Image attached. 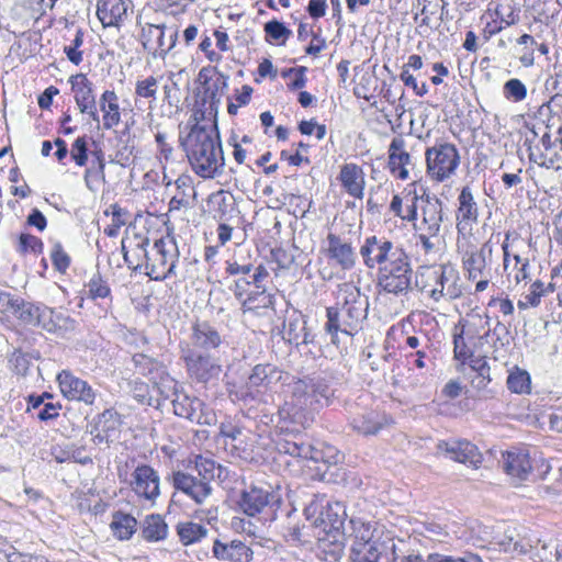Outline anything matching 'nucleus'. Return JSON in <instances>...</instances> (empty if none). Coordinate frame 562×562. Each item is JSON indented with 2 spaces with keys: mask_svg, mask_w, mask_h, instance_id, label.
<instances>
[{
  "mask_svg": "<svg viewBox=\"0 0 562 562\" xmlns=\"http://www.w3.org/2000/svg\"><path fill=\"white\" fill-rule=\"evenodd\" d=\"M503 469L514 481H527L532 471L529 453L518 449L507 451L503 454Z\"/></svg>",
  "mask_w": 562,
  "mask_h": 562,
  "instance_id": "c756f323",
  "label": "nucleus"
},
{
  "mask_svg": "<svg viewBox=\"0 0 562 562\" xmlns=\"http://www.w3.org/2000/svg\"><path fill=\"white\" fill-rule=\"evenodd\" d=\"M178 38V31L167 29L164 25L149 24L143 27L142 44L144 49L155 58L165 56L175 47Z\"/></svg>",
  "mask_w": 562,
  "mask_h": 562,
  "instance_id": "4468645a",
  "label": "nucleus"
},
{
  "mask_svg": "<svg viewBox=\"0 0 562 562\" xmlns=\"http://www.w3.org/2000/svg\"><path fill=\"white\" fill-rule=\"evenodd\" d=\"M87 286H88L89 297H91L92 300L105 299V297L110 296V294H111V289H110L108 282L104 281L99 273L94 274L89 280Z\"/></svg>",
  "mask_w": 562,
  "mask_h": 562,
  "instance_id": "e2e57ef3",
  "label": "nucleus"
},
{
  "mask_svg": "<svg viewBox=\"0 0 562 562\" xmlns=\"http://www.w3.org/2000/svg\"><path fill=\"white\" fill-rule=\"evenodd\" d=\"M67 321H69V317L65 316L63 313L56 312L54 308L46 305H40L36 326H41L48 333H55L57 328L61 326L60 322Z\"/></svg>",
  "mask_w": 562,
  "mask_h": 562,
  "instance_id": "c03bdc74",
  "label": "nucleus"
},
{
  "mask_svg": "<svg viewBox=\"0 0 562 562\" xmlns=\"http://www.w3.org/2000/svg\"><path fill=\"white\" fill-rule=\"evenodd\" d=\"M194 123L181 140L192 170L201 178L213 179L224 171L225 157L216 120L205 117V111L196 110L190 122Z\"/></svg>",
  "mask_w": 562,
  "mask_h": 562,
  "instance_id": "f257e3e1",
  "label": "nucleus"
},
{
  "mask_svg": "<svg viewBox=\"0 0 562 562\" xmlns=\"http://www.w3.org/2000/svg\"><path fill=\"white\" fill-rule=\"evenodd\" d=\"M74 98L80 113H87L94 122L100 117L95 106L93 85L85 74H77L69 78Z\"/></svg>",
  "mask_w": 562,
  "mask_h": 562,
  "instance_id": "412c9836",
  "label": "nucleus"
},
{
  "mask_svg": "<svg viewBox=\"0 0 562 562\" xmlns=\"http://www.w3.org/2000/svg\"><path fill=\"white\" fill-rule=\"evenodd\" d=\"M350 533L347 540L350 542V549L358 547L382 546V543L374 538L375 529L370 522L361 519H350Z\"/></svg>",
  "mask_w": 562,
  "mask_h": 562,
  "instance_id": "c9c22d12",
  "label": "nucleus"
},
{
  "mask_svg": "<svg viewBox=\"0 0 562 562\" xmlns=\"http://www.w3.org/2000/svg\"><path fill=\"white\" fill-rule=\"evenodd\" d=\"M133 362L138 372L143 375L149 376L154 384H158L159 380L160 382H166L176 386V382L169 376L165 366L158 360L145 353H135L133 356Z\"/></svg>",
  "mask_w": 562,
  "mask_h": 562,
  "instance_id": "473e14b6",
  "label": "nucleus"
},
{
  "mask_svg": "<svg viewBox=\"0 0 562 562\" xmlns=\"http://www.w3.org/2000/svg\"><path fill=\"white\" fill-rule=\"evenodd\" d=\"M346 192L356 199L363 198L364 191V172L361 167L356 164H345L338 177Z\"/></svg>",
  "mask_w": 562,
  "mask_h": 562,
  "instance_id": "72a5a7b5",
  "label": "nucleus"
},
{
  "mask_svg": "<svg viewBox=\"0 0 562 562\" xmlns=\"http://www.w3.org/2000/svg\"><path fill=\"white\" fill-rule=\"evenodd\" d=\"M289 393L280 414L303 427L313 420L317 411L330 405L335 396L330 380L322 375L293 381L289 384Z\"/></svg>",
  "mask_w": 562,
  "mask_h": 562,
  "instance_id": "f03ea898",
  "label": "nucleus"
},
{
  "mask_svg": "<svg viewBox=\"0 0 562 562\" xmlns=\"http://www.w3.org/2000/svg\"><path fill=\"white\" fill-rule=\"evenodd\" d=\"M58 385L61 394L70 401L83 402L92 405L95 400V392L91 385L80 378L74 375L68 370H63L57 375Z\"/></svg>",
  "mask_w": 562,
  "mask_h": 562,
  "instance_id": "4be33fe9",
  "label": "nucleus"
},
{
  "mask_svg": "<svg viewBox=\"0 0 562 562\" xmlns=\"http://www.w3.org/2000/svg\"><path fill=\"white\" fill-rule=\"evenodd\" d=\"M282 338L290 345L299 347L312 342L310 334L306 331V321L303 316L293 311L283 322Z\"/></svg>",
  "mask_w": 562,
  "mask_h": 562,
  "instance_id": "2f4dec72",
  "label": "nucleus"
},
{
  "mask_svg": "<svg viewBox=\"0 0 562 562\" xmlns=\"http://www.w3.org/2000/svg\"><path fill=\"white\" fill-rule=\"evenodd\" d=\"M175 184L177 193L169 201V212L190 207L196 194L194 188L189 184L187 177H179Z\"/></svg>",
  "mask_w": 562,
  "mask_h": 562,
  "instance_id": "a19ab883",
  "label": "nucleus"
},
{
  "mask_svg": "<svg viewBox=\"0 0 562 562\" xmlns=\"http://www.w3.org/2000/svg\"><path fill=\"white\" fill-rule=\"evenodd\" d=\"M389 423L390 418L384 413L374 409L357 412L350 419L352 429L364 436L378 434Z\"/></svg>",
  "mask_w": 562,
  "mask_h": 562,
  "instance_id": "bb28decb",
  "label": "nucleus"
},
{
  "mask_svg": "<svg viewBox=\"0 0 562 562\" xmlns=\"http://www.w3.org/2000/svg\"><path fill=\"white\" fill-rule=\"evenodd\" d=\"M179 259L178 246L173 238H159L148 250L145 265L146 274L155 281H162L176 274V263Z\"/></svg>",
  "mask_w": 562,
  "mask_h": 562,
  "instance_id": "423d86ee",
  "label": "nucleus"
},
{
  "mask_svg": "<svg viewBox=\"0 0 562 562\" xmlns=\"http://www.w3.org/2000/svg\"><path fill=\"white\" fill-rule=\"evenodd\" d=\"M464 326H456L453 333V352L454 358L461 363H467L473 356V351L468 346L464 338Z\"/></svg>",
  "mask_w": 562,
  "mask_h": 562,
  "instance_id": "3c124183",
  "label": "nucleus"
},
{
  "mask_svg": "<svg viewBox=\"0 0 562 562\" xmlns=\"http://www.w3.org/2000/svg\"><path fill=\"white\" fill-rule=\"evenodd\" d=\"M158 92V79L154 76H148L138 79L135 83V97L140 99L156 100Z\"/></svg>",
  "mask_w": 562,
  "mask_h": 562,
  "instance_id": "6e6d98bb",
  "label": "nucleus"
},
{
  "mask_svg": "<svg viewBox=\"0 0 562 562\" xmlns=\"http://www.w3.org/2000/svg\"><path fill=\"white\" fill-rule=\"evenodd\" d=\"M458 272L450 266L420 267L416 273L415 284L435 302L441 299L453 300L462 294L458 284Z\"/></svg>",
  "mask_w": 562,
  "mask_h": 562,
  "instance_id": "20e7f679",
  "label": "nucleus"
},
{
  "mask_svg": "<svg viewBox=\"0 0 562 562\" xmlns=\"http://www.w3.org/2000/svg\"><path fill=\"white\" fill-rule=\"evenodd\" d=\"M100 110L103 113V128L111 130L121 122V112L119 103L101 104Z\"/></svg>",
  "mask_w": 562,
  "mask_h": 562,
  "instance_id": "338daca9",
  "label": "nucleus"
},
{
  "mask_svg": "<svg viewBox=\"0 0 562 562\" xmlns=\"http://www.w3.org/2000/svg\"><path fill=\"white\" fill-rule=\"evenodd\" d=\"M212 551L215 558L231 562H249L252 558L251 549L236 540L229 543L215 540Z\"/></svg>",
  "mask_w": 562,
  "mask_h": 562,
  "instance_id": "f704fd0d",
  "label": "nucleus"
},
{
  "mask_svg": "<svg viewBox=\"0 0 562 562\" xmlns=\"http://www.w3.org/2000/svg\"><path fill=\"white\" fill-rule=\"evenodd\" d=\"M128 486L139 499L150 505L160 496V476L149 464L140 463L135 467Z\"/></svg>",
  "mask_w": 562,
  "mask_h": 562,
  "instance_id": "ddd939ff",
  "label": "nucleus"
},
{
  "mask_svg": "<svg viewBox=\"0 0 562 562\" xmlns=\"http://www.w3.org/2000/svg\"><path fill=\"white\" fill-rule=\"evenodd\" d=\"M501 550L508 553L525 554L529 552L535 543L530 539H517L513 533H505L502 539L498 540Z\"/></svg>",
  "mask_w": 562,
  "mask_h": 562,
  "instance_id": "09e8293b",
  "label": "nucleus"
},
{
  "mask_svg": "<svg viewBox=\"0 0 562 562\" xmlns=\"http://www.w3.org/2000/svg\"><path fill=\"white\" fill-rule=\"evenodd\" d=\"M360 255L369 269L376 266L379 269H384L406 257L407 252L385 237L370 236L360 247Z\"/></svg>",
  "mask_w": 562,
  "mask_h": 562,
  "instance_id": "0eeeda50",
  "label": "nucleus"
},
{
  "mask_svg": "<svg viewBox=\"0 0 562 562\" xmlns=\"http://www.w3.org/2000/svg\"><path fill=\"white\" fill-rule=\"evenodd\" d=\"M412 164L411 155L405 150V140L402 136L392 139L389 146L390 172L401 180L408 178L407 166Z\"/></svg>",
  "mask_w": 562,
  "mask_h": 562,
  "instance_id": "7c9ffc66",
  "label": "nucleus"
},
{
  "mask_svg": "<svg viewBox=\"0 0 562 562\" xmlns=\"http://www.w3.org/2000/svg\"><path fill=\"white\" fill-rule=\"evenodd\" d=\"M282 374L283 372L271 363L255 366L246 383L248 394L255 397L272 390L282 380Z\"/></svg>",
  "mask_w": 562,
  "mask_h": 562,
  "instance_id": "aec40b11",
  "label": "nucleus"
},
{
  "mask_svg": "<svg viewBox=\"0 0 562 562\" xmlns=\"http://www.w3.org/2000/svg\"><path fill=\"white\" fill-rule=\"evenodd\" d=\"M345 509L340 503L330 504L327 503L325 512H321L319 517L315 519V525L323 526V529L327 532L333 530L338 531L340 528H344V516Z\"/></svg>",
  "mask_w": 562,
  "mask_h": 562,
  "instance_id": "ea45409f",
  "label": "nucleus"
},
{
  "mask_svg": "<svg viewBox=\"0 0 562 562\" xmlns=\"http://www.w3.org/2000/svg\"><path fill=\"white\" fill-rule=\"evenodd\" d=\"M507 387L517 394L527 393L530 390V375L527 371L516 369L507 378Z\"/></svg>",
  "mask_w": 562,
  "mask_h": 562,
  "instance_id": "5fc2aeb1",
  "label": "nucleus"
},
{
  "mask_svg": "<svg viewBox=\"0 0 562 562\" xmlns=\"http://www.w3.org/2000/svg\"><path fill=\"white\" fill-rule=\"evenodd\" d=\"M52 263L60 273H65L70 267V256L64 250L63 245L59 241L54 243L50 251Z\"/></svg>",
  "mask_w": 562,
  "mask_h": 562,
  "instance_id": "680f3d73",
  "label": "nucleus"
},
{
  "mask_svg": "<svg viewBox=\"0 0 562 562\" xmlns=\"http://www.w3.org/2000/svg\"><path fill=\"white\" fill-rule=\"evenodd\" d=\"M196 476L211 485L214 480L224 481L227 477V469L216 463L213 459L196 456L194 459Z\"/></svg>",
  "mask_w": 562,
  "mask_h": 562,
  "instance_id": "4c0bfd02",
  "label": "nucleus"
},
{
  "mask_svg": "<svg viewBox=\"0 0 562 562\" xmlns=\"http://www.w3.org/2000/svg\"><path fill=\"white\" fill-rule=\"evenodd\" d=\"M12 303V310L10 312H13L24 324L36 326L41 304L25 302L23 300L15 299L13 295Z\"/></svg>",
  "mask_w": 562,
  "mask_h": 562,
  "instance_id": "de8ad7c7",
  "label": "nucleus"
},
{
  "mask_svg": "<svg viewBox=\"0 0 562 562\" xmlns=\"http://www.w3.org/2000/svg\"><path fill=\"white\" fill-rule=\"evenodd\" d=\"M110 526L117 539L128 540L136 531L137 521L128 514L116 513Z\"/></svg>",
  "mask_w": 562,
  "mask_h": 562,
  "instance_id": "37998d69",
  "label": "nucleus"
},
{
  "mask_svg": "<svg viewBox=\"0 0 562 562\" xmlns=\"http://www.w3.org/2000/svg\"><path fill=\"white\" fill-rule=\"evenodd\" d=\"M413 273L411 259L407 255L396 263L379 269L378 285L387 293L406 294L412 285Z\"/></svg>",
  "mask_w": 562,
  "mask_h": 562,
  "instance_id": "f8f14e48",
  "label": "nucleus"
},
{
  "mask_svg": "<svg viewBox=\"0 0 562 562\" xmlns=\"http://www.w3.org/2000/svg\"><path fill=\"white\" fill-rule=\"evenodd\" d=\"M279 502L278 496L262 487L250 486L243 491L238 501V506L247 516H256L265 510L267 507H272Z\"/></svg>",
  "mask_w": 562,
  "mask_h": 562,
  "instance_id": "5701e85b",
  "label": "nucleus"
},
{
  "mask_svg": "<svg viewBox=\"0 0 562 562\" xmlns=\"http://www.w3.org/2000/svg\"><path fill=\"white\" fill-rule=\"evenodd\" d=\"M517 44L521 46V54L519 61L524 67H531L535 65V49L537 48V41L529 34H522L517 38Z\"/></svg>",
  "mask_w": 562,
  "mask_h": 562,
  "instance_id": "864d4df0",
  "label": "nucleus"
},
{
  "mask_svg": "<svg viewBox=\"0 0 562 562\" xmlns=\"http://www.w3.org/2000/svg\"><path fill=\"white\" fill-rule=\"evenodd\" d=\"M173 398L171 401L175 415L186 418L198 425L212 426L217 422L215 412L202 400L190 396L173 386Z\"/></svg>",
  "mask_w": 562,
  "mask_h": 562,
  "instance_id": "9d476101",
  "label": "nucleus"
},
{
  "mask_svg": "<svg viewBox=\"0 0 562 562\" xmlns=\"http://www.w3.org/2000/svg\"><path fill=\"white\" fill-rule=\"evenodd\" d=\"M44 244L41 238L29 233L20 234L15 245V251L22 256L26 254L40 255L43 252Z\"/></svg>",
  "mask_w": 562,
  "mask_h": 562,
  "instance_id": "8fccbe9b",
  "label": "nucleus"
},
{
  "mask_svg": "<svg viewBox=\"0 0 562 562\" xmlns=\"http://www.w3.org/2000/svg\"><path fill=\"white\" fill-rule=\"evenodd\" d=\"M202 86L204 102L209 100V115L215 117L221 97L227 88L228 76L220 72L216 67H203L198 74Z\"/></svg>",
  "mask_w": 562,
  "mask_h": 562,
  "instance_id": "2eb2a0df",
  "label": "nucleus"
},
{
  "mask_svg": "<svg viewBox=\"0 0 562 562\" xmlns=\"http://www.w3.org/2000/svg\"><path fill=\"white\" fill-rule=\"evenodd\" d=\"M524 146L527 147L529 160L539 167L559 170L562 168V154L559 139L552 140L549 133H544L537 140V134L532 138L526 137Z\"/></svg>",
  "mask_w": 562,
  "mask_h": 562,
  "instance_id": "9b49d317",
  "label": "nucleus"
},
{
  "mask_svg": "<svg viewBox=\"0 0 562 562\" xmlns=\"http://www.w3.org/2000/svg\"><path fill=\"white\" fill-rule=\"evenodd\" d=\"M149 239L135 236L130 240V250L125 251V263L133 271L142 269L143 265H146Z\"/></svg>",
  "mask_w": 562,
  "mask_h": 562,
  "instance_id": "58836bf2",
  "label": "nucleus"
},
{
  "mask_svg": "<svg viewBox=\"0 0 562 562\" xmlns=\"http://www.w3.org/2000/svg\"><path fill=\"white\" fill-rule=\"evenodd\" d=\"M274 295L268 293L265 288L250 291L240 302V311L243 314L252 313L261 315L263 310L273 308Z\"/></svg>",
  "mask_w": 562,
  "mask_h": 562,
  "instance_id": "e433bc0d",
  "label": "nucleus"
},
{
  "mask_svg": "<svg viewBox=\"0 0 562 562\" xmlns=\"http://www.w3.org/2000/svg\"><path fill=\"white\" fill-rule=\"evenodd\" d=\"M254 270V262L249 259L234 257L225 262V273L231 277L249 276Z\"/></svg>",
  "mask_w": 562,
  "mask_h": 562,
  "instance_id": "13d9d810",
  "label": "nucleus"
},
{
  "mask_svg": "<svg viewBox=\"0 0 562 562\" xmlns=\"http://www.w3.org/2000/svg\"><path fill=\"white\" fill-rule=\"evenodd\" d=\"M554 292V284H544L540 280H536L530 284L529 292L524 295L522 300L518 301L520 310L529 307H537L541 303V299Z\"/></svg>",
  "mask_w": 562,
  "mask_h": 562,
  "instance_id": "79ce46f5",
  "label": "nucleus"
},
{
  "mask_svg": "<svg viewBox=\"0 0 562 562\" xmlns=\"http://www.w3.org/2000/svg\"><path fill=\"white\" fill-rule=\"evenodd\" d=\"M177 533L183 546H190L206 537L207 529L200 524L184 521L177 525Z\"/></svg>",
  "mask_w": 562,
  "mask_h": 562,
  "instance_id": "49530a36",
  "label": "nucleus"
},
{
  "mask_svg": "<svg viewBox=\"0 0 562 562\" xmlns=\"http://www.w3.org/2000/svg\"><path fill=\"white\" fill-rule=\"evenodd\" d=\"M83 44V31L78 29L71 43L64 47L69 61L79 65L82 61V52L79 49Z\"/></svg>",
  "mask_w": 562,
  "mask_h": 562,
  "instance_id": "0e129e2a",
  "label": "nucleus"
},
{
  "mask_svg": "<svg viewBox=\"0 0 562 562\" xmlns=\"http://www.w3.org/2000/svg\"><path fill=\"white\" fill-rule=\"evenodd\" d=\"M425 157L428 175L440 182L453 175L460 164L457 147L446 142L436 143L427 148Z\"/></svg>",
  "mask_w": 562,
  "mask_h": 562,
  "instance_id": "1a4fd4ad",
  "label": "nucleus"
},
{
  "mask_svg": "<svg viewBox=\"0 0 562 562\" xmlns=\"http://www.w3.org/2000/svg\"><path fill=\"white\" fill-rule=\"evenodd\" d=\"M143 537L148 541H159L167 537L168 527L160 515H149L143 526Z\"/></svg>",
  "mask_w": 562,
  "mask_h": 562,
  "instance_id": "a18cd8bd",
  "label": "nucleus"
},
{
  "mask_svg": "<svg viewBox=\"0 0 562 562\" xmlns=\"http://www.w3.org/2000/svg\"><path fill=\"white\" fill-rule=\"evenodd\" d=\"M406 207L404 210V216H402L403 221L412 222L413 224L416 223L418 220V201H420V196L418 195L417 191L408 190L406 194L404 195Z\"/></svg>",
  "mask_w": 562,
  "mask_h": 562,
  "instance_id": "69168bd1",
  "label": "nucleus"
},
{
  "mask_svg": "<svg viewBox=\"0 0 562 562\" xmlns=\"http://www.w3.org/2000/svg\"><path fill=\"white\" fill-rule=\"evenodd\" d=\"M339 296L342 297L340 306L326 308L325 330L331 336V342L335 345L338 333L349 336L358 333L362 322L367 318L369 307L368 297L362 295L359 288L353 284H344L339 289Z\"/></svg>",
  "mask_w": 562,
  "mask_h": 562,
  "instance_id": "7ed1b4c3",
  "label": "nucleus"
},
{
  "mask_svg": "<svg viewBox=\"0 0 562 562\" xmlns=\"http://www.w3.org/2000/svg\"><path fill=\"white\" fill-rule=\"evenodd\" d=\"M181 359L189 378L196 383L207 384L217 380L223 370L220 360L213 355L195 350L190 346L181 349Z\"/></svg>",
  "mask_w": 562,
  "mask_h": 562,
  "instance_id": "6e6552de",
  "label": "nucleus"
},
{
  "mask_svg": "<svg viewBox=\"0 0 562 562\" xmlns=\"http://www.w3.org/2000/svg\"><path fill=\"white\" fill-rule=\"evenodd\" d=\"M121 420L116 412L112 409H105L101 413L91 430L93 436V442L110 443L114 441L120 432Z\"/></svg>",
  "mask_w": 562,
  "mask_h": 562,
  "instance_id": "cd10ccee",
  "label": "nucleus"
},
{
  "mask_svg": "<svg viewBox=\"0 0 562 562\" xmlns=\"http://www.w3.org/2000/svg\"><path fill=\"white\" fill-rule=\"evenodd\" d=\"M276 447L280 453L289 454L294 458L312 460L314 462L324 461V456L321 450L305 442L297 436L280 438L276 442Z\"/></svg>",
  "mask_w": 562,
  "mask_h": 562,
  "instance_id": "a878e982",
  "label": "nucleus"
},
{
  "mask_svg": "<svg viewBox=\"0 0 562 562\" xmlns=\"http://www.w3.org/2000/svg\"><path fill=\"white\" fill-rule=\"evenodd\" d=\"M470 368L477 373V387H485L490 382V366L485 357H474L468 360Z\"/></svg>",
  "mask_w": 562,
  "mask_h": 562,
  "instance_id": "052dcab7",
  "label": "nucleus"
},
{
  "mask_svg": "<svg viewBox=\"0 0 562 562\" xmlns=\"http://www.w3.org/2000/svg\"><path fill=\"white\" fill-rule=\"evenodd\" d=\"M443 221L442 202L436 195L420 196V221L414 224L416 237L423 250L429 254L440 244V229Z\"/></svg>",
  "mask_w": 562,
  "mask_h": 562,
  "instance_id": "39448f33",
  "label": "nucleus"
},
{
  "mask_svg": "<svg viewBox=\"0 0 562 562\" xmlns=\"http://www.w3.org/2000/svg\"><path fill=\"white\" fill-rule=\"evenodd\" d=\"M263 29L269 41H274L280 45H284L292 35V31L277 20L267 22Z\"/></svg>",
  "mask_w": 562,
  "mask_h": 562,
  "instance_id": "4d7b16f0",
  "label": "nucleus"
},
{
  "mask_svg": "<svg viewBox=\"0 0 562 562\" xmlns=\"http://www.w3.org/2000/svg\"><path fill=\"white\" fill-rule=\"evenodd\" d=\"M325 254L329 261L342 270H351L356 265L357 255L351 243L337 234L328 233Z\"/></svg>",
  "mask_w": 562,
  "mask_h": 562,
  "instance_id": "6ab92c4d",
  "label": "nucleus"
},
{
  "mask_svg": "<svg viewBox=\"0 0 562 562\" xmlns=\"http://www.w3.org/2000/svg\"><path fill=\"white\" fill-rule=\"evenodd\" d=\"M131 7V0H98L97 15L104 27L119 26Z\"/></svg>",
  "mask_w": 562,
  "mask_h": 562,
  "instance_id": "c85d7f7f",
  "label": "nucleus"
},
{
  "mask_svg": "<svg viewBox=\"0 0 562 562\" xmlns=\"http://www.w3.org/2000/svg\"><path fill=\"white\" fill-rule=\"evenodd\" d=\"M155 140L157 143V158L159 162L164 166L173 161V147L167 142L166 134L157 132Z\"/></svg>",
  "mask_w": 562,
  "mask_h": 562,
  "instance_id": "774afa93",
  "label": "nucleus"
},
{
  "mask_svg": "<svg viewBox=\"0 0 562 562\" xmlns=\"http://www.w3.org/2000/svg\"><path fill=\"white\" fill-rule=\"evenodd\" d=\"M191 348L209 352L220 348L223 339L218 330L206 321H196L191 327Z\"/></svg>",
  "mask_w": 562,
  "mask_h": 562,
  "instance_id": "393cba45",
  "label": "nucleus"
},
{
  "mask_svg": "<svg viewBox=\"0 0 562 562\" xmlns=\"http://www.w3.org/2000/svg\"><path fill=\"white\" fill-rule=\"evenodd\" d=\"M438 453L450 460L477 468L483 457L475 445L468 440H441L437 443Z\"/></svg>",
  "mask_w": 562,
  "mask_h": 562,
  "instance_id": "a211bd4d",
  "label": "nucleus"
},
{
  "mask_svg": "<svg viewBox=\"0 0 562 562\" xmlns=\"http://www.w3.org/2000/svg\"><path fill=\"white\" fill-rule=\"evenodd\" d=\"M479 207L474 200L470 187L462 188L458 196V209L456 212V227L459 234H465L472 231L473 225L477 223Z\"/></svg>",
  "mask_w": 562,
  "mask_h": 562,
  "instance_id": "b1692460",
  "label": "nucleus"
},
{
  "mask_svg": "<svg viewBox=\"0 0 562 562\" xmlns=\"http://www.w3.org/2000/svg\"><path fill=\"white\" fill-rule=\"evenodd\" d=\"M382 546L358 547L350 549V562H378Z\"/></svg>",
  "mask_w": 562,
  "mask_h": 562,
  "instance_id": "bf43d9fd",
  "label": "nucleus"
},
{
  "mask_svg": "<svg viewBox=\"0 0 562 562\" xmlns=\"http://www.w3.org/2000/svg\"><path fill=\"white\" fill-rule=\"evenodd\" d=\"M171 484L175 490L183 493L199 505L203 504L213 493L212 485L184 471H173Z\"/></svg>",
  "mask_w": 562,
  "mask_h": 562,
  "instance_id": "f3484780",
  "label": "nucleus"
},
{
  "mask_svg": "<svg viewBox=\"0 0 562 562\" xmlns=\"http://www.w3.org/2000/svg\"><path fill=\"white\" fill-rule=\"evenodd\" d=\"M493 244L485 241L480 248L468 245L462 251V265L470 280L490 276L488 263L492 261Z\"/></svg>",
  "mask_w": 562,
  "mask_h": 562,
  "instance_id": "dca6fc26",
  "label": "nucleus"
},
{
  "mask_svg": "<svg viewBox=\"0 0 562 562\" xmlns=\"http://www.w3.org/2000/svg\"><path fill=\"white\" fill-rule=\"evenodd\" d=\"M503 95L510 102H521L527 98V87L520 79L512 78L504 83Z\"/></svg>",
  "mask_w": 562,
  "mask_h": 562,
  "instance_id": "603ef678",
  "label": "nucleus"
}]
</instances>
